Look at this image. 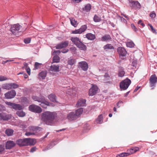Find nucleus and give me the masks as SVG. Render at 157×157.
<instances>
[{"label":"nucleus","instance_id":"obj_1","mask_svg":"<svg viewBox=\"0 0 157 157\" xmlns=\"http://www.w3.org/2000/svg\"><path fill=\"white\" fill-rule=\"evenodd\" d=\"M55 112L46 111L42 113L41 119L48 124L52 121L56 117Z\"/></svg>","mask_w":157,"mask_h":157},{"label":"nucleus","instance_id":"obj_2","mask_svg":"<svg viewBox=\"0 0 157 157\" xmlns=\"http://www.w3.org/2000/svg\"><path fill=\"white\" fill-rule=\"evenodd\" d=\"M131 83L130 80L128 78L126 79L121 82L120 87L123 90H125L128 87Z\"/></svg>","mask_w":157,"mask_h":157},{"label":"nucleus","instance_id":"obj_3","mask_svg":"<svg viewBox=\"0 0 157 157\" xmlns=\"http://www.w3.org/2000/svg\"><path fill=\"white\" fill-rule=\"evenodd\" d=\"M5 103L9 106H11L12 108L15 110H19L23 109V107L19 104L8 101H6Z\"/></svg>","mask_w":157,"mask_h":157},{"label":"nucleus","instance_id":"obj_4","mask_svg":"<svg viewBox=\"0 0 157 157\" xmlns=\"http://www.w3.org/2000/svg\"><path fill=\"white\" fill-rule=\"evenodd\" d=\"M29 108V110L35 113H40L42 111V109L40 107L35 105H30Z\"/></svg>","mask_w":157,"mask_h":157},{"label":"nucleus","instance_id":"obj_5","mask_svg":"<svg viewBox=\"0 0 157 157\" xmlns=\"http://www.w3.org/2000/svg\"><path fill=\"white\" fill-rule=\"evenodd\" d=\"M16 94V92L14 90H12L5 94V96L6 99H11L14 98Z\"/></svg>","mask_w":157,"mask_h":157},{"label":"nucleus","instance_id":"obj_6","mask_svg":"<svg viewBox=\"0 0 157 157\" xmlns=\"http://www.w3.org/2000/svg\"><path fill=\"white\" fill-rule=\"evenodd\" d=\"M92 86L89 90V96H92L94 95L98 91L97 86L91 84Z\"/></svg>","mask_w":157,"mask_h":157},{"label":"nucleus","instance_id":"obj_7","mask_svg":"<svg viewBox=\"0 0 157 157\" xmlns=\"http://www.w3.org/2000/svg\"><path fill=\"white\" fill-rule=\"evenodd\" d=\"M21 26L19 24H17L13 25L10 28L11 31L13 34H15L20 29Z\"/></svg>","mask_w":157,"mask_h":157},{"label":"nucleus","instance_id":"obj_8","mask_svg":"<svg viewBox=\"0 0 157 157\" xmlns=\"http://www.w3.org/2000/svg\"><path fill=\"white\" fill-rule=\"evenodd\" d=\"M86 29L87 26L86 25H83L79 29L73 31L72 33L73 34H81L84 32Z\"/></svg>","mask_w":157,"mask_h":157},{"label":"nucleus","instance_id":"obj_9","mask_svg":"<svg viewBox=\"0 0 157 157\" xmlns=\"http://www.w3.org/2000/svg\"><path fill=\"white\" fill-rule=\"evenodd\" d=\"M157 82V77L155 75H154L151 76L150 79V83L151 87H154L155 84Z\"/></svg>","mask_w":157,"mask_h":157},{"label":"nucleus","instance_id":"obj_10","mask_svg":"<svg viewBox=\"0 0 157 157\" xmlns=\"http://www.w3.org/2000/svg\"><path fill=\"white\" fill-rule=\"evenodd\" d=\"M11 117V116L10 114H6L4 113H0V119L1 120L8 121Z\"/></svg>","mask_w":157,"mask_h":157},{"label":"nucleus","instance_id":"obj_11","mask_svg":"<svg viewBox=\"0 0 157 157\" xmlns=\"http://www.w3.org/2000/svg\"><path fill=\"white\" fill-rule=\"evenodd\" d=\"M78 66L84 71H86L88 68V65L85 61H82L79 62Z\"/></svg>","mask_w":157,"mask_h":157},{"label":"nucleus","instance_id":"obj_12","mask_svg":"<svg viewBox=\"0 0 157 157\" xmlns=\"http://www.w3.org/2000/svg\"><path fill=\"white\" fill-rule=\"evenodd\" d=\"M26 139H21L17 140L16 144L20 146H27Z\"/></svg>","mask_w":157,"mask_h":157},{"label":"nucleus","instance_id":"obj_13","mask_svg":"<svg viewBox=\"0 0 157 157\" xmlns=\"http://www.w3.org/2000/svg\"><path fill=\"white\" fill-rule=\"evenodd\" d=\"M15 145V143L13 141L10 140L7 141L6 144V149H10L13 147Z\"/></svg>","mask_w":157,"mask_h":157},{"label":"nucleus","instance_id":"obj_14","mask_svg":"<svg viewBox=\"0 0 157 157\" xmlns=\"http://www.w3.org/2000/svg\"><path fill=\"white\" fill-rule=\"evenodd\" d=\"M117 51L118 54L121 56H124L126 55V51L123 48L121 47L118 48Z\"/></svg>","mask_w":157,"mask_h":157},{"label":"nucleus","instance_id":"obj_15","mask_svg":"<svg viewBox=\"0 0 157 157\" xmlns=\"http://www.w3.org/2000/svg\"><path fill=\"white\" fill-rule=\"evenodd\" d=\"M77 117L75 112H71L67 116V118L70 120H73L76 119Z\"/></svg>","mask_w":157,"mask_h":157},{"label":"nucleus","instance_id":"obj_16","mask_svg":"<svg viewBox=\"0 0 157 157\" xmlns=\"http://www.w3.org/2000/svg\"><path fill=\"white\" fill-rule=\"evenodd\" d=\"M86 100L83 99H80L78 100L77 104L76 106L77 107L84 106L86 105Z\"/></svg>","mask_w":157,"mask_h":157},{"label":"nucleus","instance_id":"obj_17","mask_svg":"<svg viewBox=\"0 0 157 157\" xmlns=\"http://www.w3.org/2000/svg\"><path fill=\"white\" fill-rule=\"evenodd\" d=\"M59 66L58 65H52L51 66L50 71L52 72H58L59 71Z\"/></svg>","mask_w":157,"mask_h":157},{"label":"nucleus","instance_id":"obj_18","mask_svg":"<svg viewBox=\"0 0 157 157\" xmlns=\"http://www.w3.org/2000/svg\"><path fill=\"white\" fill-rule=\"evenodd\" d=\"M68 45V42L67 41H65L60 43L56 46V49H61L67 47Z\"/></svg>","mask_w":157,"mask_h":157},{"label":"nucleus","instance_id":"obj_19","mask_svg":"<svg viewBox=\"0 0 157 157\" xmlns=\"http://www.w3.org/2000/svg\"><path fill=\"white\" fill-rule=\"evenodd\" d=\"M27 142V146L33 145L36 143L35 140L31 138H26Z\"/></svg>","mask_w":157,"mask_h":157},{"label":"nucleus","instance_id":"obj_20","mask_svg":"<svg viewBox=\"0 0 157 157\" xmlns=\"http://www.w3.org/2000/svg\"><path fill=\"white\" fill-rule=\"evenodd\" d=\"M71 40L76 46L81 42L79 38L77 37H71Z\"/></svg>","mask_w":157,"mask_h":157},{"label":"nucleus","instance_id":"obj_21","mask_svg":"<svg viewBox=\"0 0 157 157\" xmlns=\"http://www.w3.org/2000/svg\"><path fill=\"white\" fill-rule=\"evenodd\" d=\"M132 6L135 8H140V5L137 1H133L131 2Z\"/></svg>","mask_w":157,"mask_h":157},{"label":"nucleus","instance_id":"obj_22","mask_svg":"<svg viewBox=\"0 0 157 157\" xmlns=\"http://www.w3.org/2000/svg\"><path fill=\"white\" fill-rule=\"evenodd\" d=\"M77 46L81 50H85L86 49V46L81 42Z\"/></svg>","mask_w":157,"mask_h":157},{"label":"nucleus","instance_id":"obj_23","mask_svg":"<svg viewBox=\"0 0 157 157\" xmlns=\"http://www.w3.org/2000/svg\"><path fill=\"white\" fill-rule=\"evenodd\" d=\"M48 98L52 101L57 102L56 100V96L54 94H50L48 96Z\"/></svg>","mask_w":157,"mask_h":157},{"label":"nucleus","instance_id":"obj_24","mask_svg":"<svg viewBox=\"0 0 157 157\" xmlns=\"http://www.w3.org/2000/svg\"><path fill=\"white\" fill-rule=\"evenodd\" d=\"M86 36L89 40H93L95 38V36L91 33H88L86 34Z\"/></svg>","mask_w":157,"mask_h":157},{"label":"nucleus","instance_id":"obj_25","mask_svg":"<svg viewBox=\"0 0 157 157\" xmlns=\"http://www.w3.org/2000/svg\"><path fill=\"white\" fill-rule=\"evenodd\" d=\"M17 114L19 117H23L25 115V113L22 110H19L17 112Z\"/></svg>","mask_w":157,"mask_h":157},{"label":"nucleus","instance_id":"obj_26","mask_svg":"<svg viewBox=\"0 0 157 157\" xmlns=\"http://www.w3.org/2000/svg\"><path fill=\"white\" fill-rule=\"evenodd\" d=\"M103 48L104 50H107L113 49L114 48L111 44H107L104 46Z\"/></svg>","mask_w":157,"mask_h":157},{"label":"nucleus","instance_id":"obj_27","mask_svg":"<svg viewBox=\"0 0 157 157\" xmlns=\"http://www.w3.org/2000/svg\"><path fill=\"white\" fill-rule=\"evenodd\" d=\"M70 19L71 24L75 27H76L78 24L77 21L73 18H70Z\"/></svg>","mask_w":157,"mask_h":157},{"label":"nucleus","instance_id":"obj_28","mask_svg":"<svg viewBox=\"0 0 157 157\" xmlns=\"http://www.w3.org/2000/svg\"><path fill=\"white\" fill-rule=\"evenodd\" d=\"M96 122L97 123L101 124L103 122V116L102 115L99 116L98 117L96 120Z\"/></svg>","mask_w":157,"mask_h":157},{"label":"nucleus","instance_id":"obj_29","mask_svg":"<svg viewBox=\"0 0 157 157\" xmlns=\"http://www.w3.org/2000/svg\"><path fill=\"white\" fill-rule=\"evenodd\" d=\"M111 39L110 36L109 35H106L102 37L101 40L102 41H105L109 40Z\"/></svg>","mask_w":157,"mask_h":157},{"label":"nucleus","instance_id":"obj_30","mask_svg":"<svg viewBox=\"0 0 157 157\" xmlns=\"http://www.w3.org/2000/svg\"><path fill=\"white\" fill-rule=\"evenodd\" d=\"M60 58L59 57L57 56H55L53 59V63H58L59 62Z\"/></svg>","mask_w":157,"mask_h":157},{"label":"nucleus","instance_id":"obj_31","mask_svg":"<svg viewBox=\"0 0 157 157\" xmlns=\"http://www.w3.org/2000/svg\"><path fill=\"white\" fill-rule=\"evenodd\" d=\"M13 131L11 129H7L6 131V133L8 136H10L12 135Z\"/></svg>","mask_w":157,"mask_h":157},{"label":"nucleus","instance_id":"obj_32","mask_svg":"<svg viewBox=\"0 0 157 157\" xmlns=\"http://www.w3.org/2000/svg\"><path fill=\"white\" fill-rule=\"evenodd\" d=\"M83 110L82 108H79L75 112L77 117L81 115L82 113Z\"/></svg>","mask_w":157,"mask_h":157},{"label":"nucleus","instance_id":"obj_33","mask_svg":"<svg viewBox=\"0 0 157 157\" xmlns=\"http://www.w3.org/2000/svg\"><path fill=\"white\" fill-rule=\"evenodd\" d=\"M3 88L4 89L8 90L11 89V83L4 84L3 86Z\"/></svg>","mask_w":157,"mask_h":157},{"label":"nucleus","instance_id":"obj_34","mask_svg":"<svg viewBox=\"0 0 157 157\" xmlns=\"http://www.w3.org/2000/svg\"><path fill=\"white\" fill-rule=\"evenodd\" d=\"M41 103L40 105L42 107L44 108H46L47 105H49V103L47 101H45L43 102L41 101Z\"/></svg>","mask_w":157,"mask_h":157},{"label":"nucleus","instance_id":"obj_35","mask_svg":"<svg viewBox=\"0 0 157 157\" xmlns=\"http://www.w3.org/2000/svg\"><path fill=\"white\" fill-rule=\"evenodd\" d=\"M94 20L95 22H99L101 21V18L100 17L97 15H95L94 18Z\"/></svg>","mask_w":157,"mask_h":157},{"label":"nucleus","instance_id":"obj_36","mask_svg":"<svg viewBox=\"0 0 157 157\" xmlns=\"http://www.w3.org/2000/svg\"><path fill=\"white\" fill-rule=\"evenodd\" d=\"M126 45L127 47L129 48H132L134 47L135 44L132 41H129L127 42Z\"/></svg>","mask_w":157,"mask_h":157},{"label":"nucleus","instance_id":"obj_37","mask_svg":"<svg viewBox=\"0 0 157 157\" xmlns=\"http://www.w3.org/2000/svg\"><path fill=\"white\" fill-rule=\"evenodd\" d=\"M91 8V5L90 4H87L84 8V10H85L86 12L89 11Z\"/></svg>","mask_w":157,"mask_h":157},{"label":"nucleus","instance_id":"obj_38","mask_svg":"<svg viewBox=\"0 0 157 157\" xmlns=\"http://www.w3.org/2000/svg\"><path fill=\"white\" fill-rule=\"evenodd\" d=\"M46 73L45 71H43L39 74V76L42 79H44L45 77Z\"/></svg>","mask_w":157,"mask_h":157},{"label":"nucleus","instance_id":"obj_39","mask_svg":"<svg viewBox=\"0 0 157 157\" xmlns=\"http://www.w3.org/2000/svg\"><path fill=\"white\" fill-rule=\"evenodd\" d=\"M130 152L132 154H133L139 150V148L137 147L132 148L130 150Z\"/></svg>","mask_w":157,"mask_h":157},{"label":"nucleus","instance_id":"obj_40","mask_svg":"<svg viewBox=\"0 0 157 157\" xmlns=\"http://www.w3.org/2000/svg\"><path fill=\"white\" fill-rule=\"evenodd\" d=\"M68 64L71 66L73 65L75 63V60L73 59H69L67 62Z\"/></svg>","mask_w":157,"mask_h":157},{"label":"nucleus","instance_id":"obj_41","mask_svg":"<svg viewBox=\"0 0 157 157\" xmlns=\"http://www.w3.org/2000/svg\"><path fill=\"white\" fill-rule=\"evenodd\" d=\"M125 73L123 70L121 69L120 70L119 72V76L121 77L123 76L124 75Z\"/></svg>","mask_w":157,"mask_h":157},{"label":"nucleus","instance_id":"obj_42","mask_svg":"<svg viewBox=\"0 0 157 157\" xmlns=\"http://www.w3.org/2000/svg\"><path fill=\"white\" fill-rule=\"evenodd\" d=\"M11 89H16L19 87L18 85L14 83H11Z\"/></svg>","mask_w":157,"mask_h":157},{"label":"nucleus","instance_id":"obj_43","mask_svg":"<svg viewBox=\"0 0 157 157\" xmlns=\"http://www.w3.org/2000/svg\"><path fill=\"white\" fill-rule=\"evenodd\" d=\"M148 25L150 26V28L151 29V31L153 33L155 34H156V31L155 30L153 26L151 25L150 24H149Z\"/></svg>","mask_w":157,"mask_h":157},{"label":"nucleus","instance_id":"obj_44","mask_svg":"<svg viewBox=\"0 0 157 157\" xmlns=\"http://www.w3.org/2000/svg\"><path fill=\"white\" fill-rule=\"evenodd\" d=\"M33 99L35 101H37L39 102H41V101L40 99L38 97L35 96H33Z\"/></svg>","mask_w":157,"mask_h":157},{"label":"nucleus","instance_id":"obj_45","mask_svg":"<svg viewBox=\"0 0 157 157\" xmlns=\"http://www.w3.org/2000/svg\"><path fill=\"white\" fill-rule=\"evenodd\" d=\"M41 65L40 63H39L37 62H36L35 64V69H37L39 68V67Z\"/></svg>","mask_w":157,"mask_h":157},{"label":"nucleus","instance_id":"obj_46","mask_svg":"<svg viewBox=\"0 0 157 157\" xmlns=\"http://www.w3.org/2000/svg\"><path fill=\"white\" fill-rule=\"evenodd\" d=\"M31 41V39L30 38H28L27 39H24V42L26 44H29L30 43Z\"/></svg>","mask_w":157,"mask_h":157},{"label":"nucleus","instance_id":"obj_47","mask_svg":"<svg viewBox=\"0 0 157 157\" xmlns=\"http://www.w3.org/2000/svg\"><path fill=\"white\" fill-rule=\"evenodd\" d=\"M7 79L6 77L3 76H0V81H2L7 80Z\"/></svg>","mask_w":157,"mask_h":157},{"label":"nucleus","instance_id":"obj_48","mask_svg":"<svg viewBox=\"0 0 157 157\" xmlns=\"http://www.w3.org/2000/svg\"><path fill=\"white\" fill-rule=\"evenodd\" d=\"M104 77L105 78V80H107L109 79V75L107 73H105L104 75Z\"/></svg>","mask_w":157,"mask_h":157},{"label":"nucleus","instance_id":"obj_49","mask_svg":"<svg viewBox=\"0 0 157 157\" xmlns=\"http://www.w3.org/2000/svg\"><path fill=\"white\" fill-rule=\"evenodd\" d=\"M33 134H34V133H32V132H26L25 133V135L26 136H30V135H33Z\"/></svg>","mask_w":157,"mask_h":157},{"label":"nucleus","instance_id":"obj_50","mask_svg":"<svg viewBox=\"0 0 157 157\" xmlns=\"http://www.w3.org/2000/svg\"><path fill=\"white\" fill-rule=\"evenodd\" d=\"M150 16L151 17L154 18L156 16V14L155 13H150Z\"/></svg>","mask_w":157,"mask_h":157},{"label":"nucleus","instance_id":"obj_51","mask_svg":"<svg viewBox=\"0 0 157 157\" xmlns=\"http://www.w3.org/2000/svg\"><path fill=\"white\" fill-rule=\"evenodd\" d=\"M36 149L35 147H33L31 149L30 151L31 152H33L36 150Z\"/></svg>","mask_w":157,"mask_h":157},{"label":"nucleus","instance_id":"obj_52","mask_svg":"<svg viewBox=\"0 0 157 157\" xmlns=\"http://www.w3.org/2000/svg\"><path fill=\"white\" fill-rule=\"evenodd\" d=\"M127 154V153H122L120 154L119 155L120 157H123L124 156H126L127 155H126Z\"/></svg>","mask_w":157,"mask_h":157},{"label":"nucleus","instance_id":"obj_53","mask_svg":"<svg viewBox=\"0 0 157 157\" xmlns=\"http://www.w3.org/2000/svg\"><path fill=\"white\" fill-rule=\"evenodd\" d=\"M132 28L133 29V30L135 31H136L137 29L136 28L135 26L133 24L131 25Z\"/></svg>","mask_w":157,"mask_h":157},{"label":"nucleus","instance_id":"obj_54","mask_svg":"<svg viewBox=\"0 0 157 157\" xmlns=\"http://www.w3.org/2000/svg\"><path fill=\"white\" fill-rule=\"evenodd\" d=\"M4 150V146L0 145V152L3 151Z\"/></svg>","mask_w":157,"mask_h":157},{"label":"nucleus","instance_id":"obj_55","mask_svg":"<svg viewBox=\"0 0 157 157\" xmlns=\"http://www.w3.org/2000/svg\"><path fill=\"white\" fill-rule=\"evenodd\" d=\"M26 71L29 75H30V69L29 68H28L26 69Z\"/></svg>","mask_w":157,"mask_h":157},{"label":"nucleus","instance_id":"obj_56","mask_svg":"<svg viewBox=\"0 0 157 157\" xmlns=\"http://www.w3.org/2000/svg\"><path fill=\"white\" fill-rule=\"evenodd\" d=\"M60 52V51L59 50H57V51H54L53 53V54H58V53H59Z\"/></svg>","mask_w":157,"mask_h":157},{"label":"nucleus","instance_id":"obj_57","mask_svg":"<svg viewBox=\"0 0 157 157\" xmlns=\"http://www.w3.org/2000/svg\"><path fill=\"white\" fill-rule=\"evenodd\" d=\"M13 60H7L6 61H4V62H3V63L4 64V63H7V62H10V61H13Z\"/></svg>","mask_w":157,"mask_h":157},{"label":"nucleus","instance_id":"obj_58","mask_svg":"<svg viewBox=\"0 0 157 157\" xmlns=\"http://www.w3.org/2000/svg\"><path fill=\"white\" fill-rule=\"evenodd\" d=\"M65 130H66L65 128H63V129H60V130H57V131H56V132H60V131H64Z\"/></svg>","mask_w":157,"mask_h":157},{"label":"nucleus","instance_id":"obj_59","mask_svg":"<svg viewBox=\"0 0 157 157\" xmlns=\"http://www.w3.org/2000/svg\"><path fill=\"white\" fill-rule=\"evenodd\" d=\"M68 51V50H63L62 51V52L63 53H65L67 52Z\"/></svg>","mask_w":157,"mask_h":157},{"label":"nucleus","instance_id":"obj_60","mask_svg":"<svg viewBox=\"0 0 157 157\" xmlns=\"http://www.w3.org/2000/svg\"><path fill=\"white\" fill-rule=\"evenodd\" d=\"M140 87H137L134 90V91L135 92V91H137L139 89V88H140Z\"/></svg>","mask_w":157,"mask_h":157},{"label":"nucleus","instance_id":"obj_61","mask_svg":"<svg viewBox=\"0 0 157 157\" xmlns=\"http://www.w3.org/2000/svg\"><path fill=\"white\" fill-rule=\"evenodd\" d=\"M142 21L141 20H140L138 22V24H141V23H142Z\"/></svg>","mask_w":157,"mask_h":157},{"label":"nucleus","instance_id":"obj_62","mask_svg":"<svg viewBox=\"0 0 157 157\" xmlns=\"http://www.w3.org/2000/svg\"><path fill=\"white\" fill-rule=\"evenodd\" d=\"M24 77L25 78H27V77H28V75L26 74H24Z\"/></svg>","mask_w":157,"mask_h":157},{"label":"nucleus","instance_id":"obj_63","mask_svg":"<svg viewBox=\"0 0 157 157\" xmlns=\"http://www.w3.org/2000/svg\"><path fill=\"white\" fill-rule=\"evenodd\" d=\"M81 0H74L75 2H78L81 1Z\"/></svg>","mask_w":157,"mask_h":157},{"label":"nucleus","instance_id":"obj_64","mask_svg":"<svg viewBox=\"0 0 157 157\" xmlns=\"http://www.w3.org/2000/svg\"><path fill=\"white\" fill-rule=\"evenodd\" d=\"M129 93V92H127L125 94V96L126 97L128 95Z\"/></svg>","mask_w":157,"mask_h":157}]
</instances>
